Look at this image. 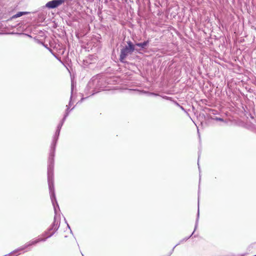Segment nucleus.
<instances>
[{"label":"nucleus","mask_w":256,"mask_h":256,"mask_svg":"<svg viewBox=\"0 0 256 256\" xmlns=\"http://www.w3.org/2000/svg\"><path fill=\"white\" fill-rule=\"evenodd\" d=\"M127 44L128 46L122 48L120 50V59L121 62H124L128 54L133 52L134 50V46L130 41L128 42Z\"/></svg>","instance_id":"f257e3e1"},{"label":"nucleus","mask_w":256,"mask_h":256,"mask_svg":"<svg viewBox=\"0 0 256 256\" xmlns=\"http://www.w3.org/2000/svg\"><path fill=\"white\" fill-rule=\"evenodd\" d=\"M52 234H50V235H48L46 236V237H40L34 240H32L25 244L24 246L16 250V252L21 251L23 250L24 249L26 248L28 246H32V245H35L36 244L40 242H44L48 238L52 236Z\"/></svg>","instance_id":"f03ea898"},{"label":"nucleus","mask_w":256,"mask_h":256,"mask_svg":"<svg viewBox=\"0 0 256 256\" xmlns=\"http://www.w3.org/2000/svg\"><path fill=\"white\" fill-rule=\"evenodd\" d=\"M64 2V0H53L47 2L46 6L48 8H54Z\"/></svg>","instance_id":"7ed1b4c3"},{"label":"nucleus","mask_w":256,"mask_h":256,"mask_svg":"<svg viewBox=\"0 0 256 256\" xmlns=\"http://www.w3.org/2000/svg\"><path fill=\"white\" fill-rule=\"evenodd\" d=\"M28 13H29L28 12H18L16 14L12 16V18H16L20 17V16H22L23 15L28 14Z\"/></svg>","instance_id":"20e7f679"},{"label":"nucleus","mask_w":256,"mask_h":256,"mask_svg":"<svg viewBox=\"0 0 256 256\" xmlns=\"http://www.w3.org/2000/svg\"><path fill=\"white\" fill-rule=\"evenodd\" d=\"M148 44V41L146 40V41L142 43H138L136 45L142 48H144Z\"/></svg>","instance_id":"39448f33"}]
</instances>
